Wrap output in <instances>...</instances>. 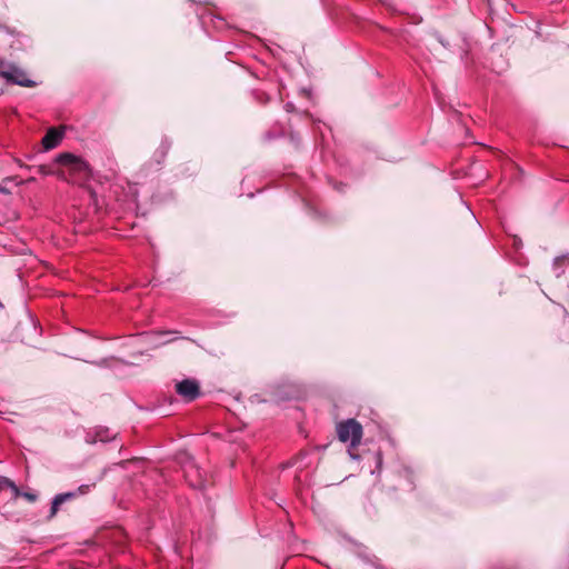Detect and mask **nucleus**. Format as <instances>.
Here are the masks:
<instances>
[{"instance_id":"obj_1","label":"nucleus","mask_w":569,"mask_h":569,"mask_svg":"<svg viewBox=\"0 0 569 569\" xmlns=\"http://www.w3.org/2000/svg\"><path fill=\"white\" fill-rule=\"evenodd\" d=\"M0 78L8 83L19 84L22 87H33L34 81L28 78L27 73L13 63L0 60Z\"/></svg>"},{"instance_id":"obj_2","label":"nucleus","mask_w":569,"mask_h":569,"mask_svg":"<svg viewBox=\"0 0 569 569\" xmlns=\"http://www.w3.org/2000/svg\"><path fill=\"white\" fill-rule=\"evenodd\" d=\"M338 438L342 442H350L351 447H357L361 442L362 427L355 419H348L337 426Z\"/></svg>"},{"instance_id":"obj_3","label":"nucleus","mask_w":569,"mask_h":569,"mask_svg":"<svg viewBox=\"0 0 569 569\" xmlns=\"http://www.w3.org/2000/svg\"><path fill=\"white\" fill-rule=\"evenodd\" d=\"M57 162L69 167L70 173H91L89 163L84 159L69 152L58 154Z\"/></svg>"},{"instance_id":"obj_4","label":"nucleus","mask_w":569,"mask_h":569,"mask_svg":"<svg viewBox=\"0 0 569 569\" xmlns=\"http://www.w3.org/2000/svg\"><path fill=\"white\" fill-rule=\"evenodd\" d=\"M176 392L184 401H193L200 396V386L196 379H183L176 383Z\"/></svg>"},{"instance_id":"obj_5","label":"nucleus","mask_w":569,"mask_h":569,"mask_svg":"<svg viewBox=\"0 0 569 569\" xmlns=\"http://www.w3.org/2000/svg\"><path fill=\"white\" fill-rule=\"evenodd\" d=\"M63 130L58 128H50L42 138V147L44 150L54 149L60 144L63 139Z\"/></svg>"},{"instance_id":"obj_6","label":"nucleus","mask_w":569,"mask_h":569,"mask_svg":"<svg viewBox=\"0 0 569 569\" xmlns=\"http://www.w3.org/2000/svg\"><path fill=\"white\" fill-rule=\"evenodd\" d=\"M76 495L72 493V492H68V493H60L58 496L54 497L53 501H52V505H51V512H50V517H53L56 516V513L58 512L59 510V507L68 499L70 498H73Z\"/></svg>"},{"instance_id":"obj_7","label":"nucleus","mask_w":569,"mask_h":569,"mask_svg":"<svg viewBox=\"0 0 569 569\" xmlns=\"http://www.w3.org/2000/svg\"><path fill=\"white\" fill-rule=\"evenodd\" d=\"M13 491H14V495L18 497V496H22L24 497L27 500L29 501H34L37 499V496L34 493H31V492H24V493H20L19 489L12 483L11 485Z\"/></svg>"},{"instance_id":"obj_8","label":"nucleus","mask_w":569,"mask_h":569,"mask_svg":"<svg viewBox=\"0 0 569 569\" xmlns=\"http://www.w3.org/2000/svg\"><path fill=\"white\" fill-rule=\"evenodd\" d=\"M88 488H89V486H81V487H79L80 493L87 492Z\"/></svg>"}]
</instances>
